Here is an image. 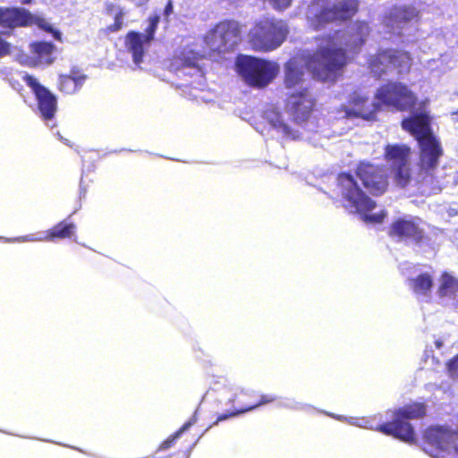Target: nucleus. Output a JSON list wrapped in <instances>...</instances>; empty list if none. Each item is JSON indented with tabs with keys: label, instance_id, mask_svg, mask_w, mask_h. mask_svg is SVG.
I'll return each instance as SVG.
<instances>
[{
	"label": "nucleus",
	"instance_id": "f257e3e1",
	"mask_svg": "<svg viewBox=\"0 0 458 458\" xmlns=\"http://www.w3.org/2000/svg\"><path fill=\"white\" fill-rule=\"evenodd\" d=\"M370 29L367 22L357 21L347 38V49L334 44V37L326 35L319 38L322 43L306 59L307 70L313 78L322 82L334 83L340 79L350 63L348 50L359 53L365 45Z\"/></svg>",
	"mask_w": 458,
	"mask_h": 458
},
{
	"label": "nucleus",
	"instance_id": "f03ea898",
	"mask_svg": "<svg viewBox=\"0 0 458 458\" xmlns=\"http://www.w3.org/2000/svg\"><path fill=\"white\" fill-rule=\"evenodd\" d=\"M428 407L423 402H412L389 411L391 420L377 426L376 429L403 443L416 444V432L411 420H420L427 415Z\"/></svg>",
	"mask_w": 458,
	"mask_h": 458
},
{
	"label": "nucleus",
	"instance_id": "7ed1b4c3",
	"mask_svg": "<svg viewBox=\"0 0 458 458\" xmlns=\"http://www.w3.org/2000/svg\"><path fill=\"white\" fill-rule=\"evenodd\" d=\"M336 187L340 196L348 205L362 214V220L370 224H381L387 216L386 210L377 214H367L372 211L377 203L358 184L354 175L349 172H341L336 176Z\"/></svg>",
	"mask_w": 458,
	"mask_h": 458
},
{
	"label": "nucleus",
	"instance_id": "20e7f679",
	"mask_svg": "<svg viewBox=\"0 0 458 458\" xmlns=\"http://www.w3.org/2000/svg\"><path fill=\"white\" fill-rule=\"evenodd\" d=\"M411 65V54L403 48H378L367 58V67L376 79H381L389 72H395L397 74L408 73Z\"/></svg>",
	"mask_w": 458,
	"mask_h": 458
},
{
	"label": "nucleus",
	"instance_id": "39448f33",
	"mask_svg": "<svg viewBox=\"0 0 458 458\" xmlns=\"http://www.w3.org/2000/svg\"><path fill=\"white\" fill-rule=\"evenodd\" d=\"M242 81L254 89L267 87L279 72V65L272 61L251 55H240L235 63Z\"/></svg>",
	"mask_w": 458,
	"mask_h": 458
},
{
	"label": "nucleus",
	"instance_id": "423d86ee",
	"mask_svg": "<svg viewBox=\"0 0 458 458\" xmlns=\"http://www.w3.org/2000/svg\"><path fill=\"white\" fill-rule=\"evenodd\" d=\"M242 28L236 20H222L206 33L204 42L210 53L221 55L233 52L242 41Z\"/></svg>",
	"mask_w": 458,
	"mask_h": 458
},
{
	"label": "nucleus",
	"instance_id": "0eeeda50",
	"mask_svg": "<svg viewBox=\"0 0 458 458\" xmlns=\"http://www.w3.org/2000/svg\"><path fill=\"white\" fill-rule=\"evenodd\" d=\"M288 29L283 21L263 18L250 31V42L256 51L275 50L285 40Z\"/></svg>",
	"mask_w": 458,
	"mask_h": 458
},
{
	"label": "nucleus",
	"instance_id": "6e6552de",
	"mask_svg": "<svg viewBox=\"0 0 458 458\" xmlns=\"http://www.w3.org/2000/svg\"><path fill=\"white\" fill-rule=\"evenodd\" d=\"M34 25L50 33L56 40L63 41L61 32L53 28L43 17L33 14L23 7H0V30L4 33H9L15 28Z\"/></svg>",
	"mask_w": 458,
	"mask_h": 458
},
{
	"label": "nucleus",
	"instance_id": "1a4fd4ad",
	"mask_svg": "<svg viewBox=\"0 0 458 458\" xmlns=\"http://www.w3.org/2000/svg\"><path fill=\"white\" fill-rule=\"evenodd\" d=\"M377 105L399 112L412 111L418 105V97L406 84L400 81H387L380 85L375 94Z\"/></svg>",
	"mask_w": 458,
	"mask_h": 458
},
{
	"label": "nucleus",
	"instance_id": "9d476101",
	"mask_svg": "<svg viewBox=\"0 0 458 458\" xmlns=\"http://www.w3.org/2000/svg\"><path fill=\"white\" fill-rule=\"evenodd\" d=\"M276 400L277 396L274 394H259L254 390L239 388L228 399V403L232 405L231 410L219 414L210 427L217 425L220 421L253 411L262 405L274 403Z\"/></svg>",
	"mask_w": 458,
	"mask_h": 458
},
{
	"label": "nucleus",
	"instance_id": "9b49d317",
	"mask_svg": "<svg viewBox=\"0 0 458 458\" xmlns=\"http://www.w3.org/2000/svg\"><path fill=\"white\" fill-rule=\"evenodd\" d=\"M354 174L372 196H381L387 191L389 175L385 165L362 160L356 165Z\"/></svg>",
	"mask_w": 458,
	"mask_h": 458
},
{
	"label": "nucleus",
	"instance_id": "f8f14e48",
	"mask_svg": "<svg viewBox=\"0 0 458 458\" xmlns=\"http://www.w3.org/2000/svg\"><path fill=\"white\" fill-rule=\"evenodd\" d=\"M22 79L35 96L41 118L44 121L52 120L57 112L56 97L47 88L41 85L34 76L26 73Z\"/></svg>",
	"mask_w": 458,
	"mask_h": 458
},
{
	"label": "nucleus",
	"instance_id": "ddd939ff",
	"mask_svg": "<svg viewBox=\"0 0 458 458\" xmlns=\"http://www.w3.org/2000/svg\"><path fill=\"white\" fill-rule=\"evenodd\" d=\"M387 235L398 242L420 244L426 235L415 218L398 217L387 228Z\"/></svg>",
	"mask_w": 458,
	"mask_h": 458
},
{
	"label": "nucleus",
	"instance_id": "4468645a",
	"mask_svg": "<svg viewBox=\"0 0 458 458\" xmlns=\"http://www.w3.org/2000/svg\"><path fill=\"white\" fill-rule=\"evenodd\" d=\"M315 107V98L307 88H301L288 93L285 108L296 122L306 121Z\"/></svg>",
	"mask_w": 458,
	"mask_h": 458
},
{
	"label": "nucleus",
	"instance_id": "2eb2a0df",
	"mask_svg": "<svg viewBox=\"0 0 458 458\" xmlns=\"http://www.w3.org/2000/svg\"><path fill=\"white\" fill-rule=\"evenodd\" d=\"M358 5V0H343L321 9L314 17L316 27L318 29L329 22L351 19L357 13Z\"/></svg>",
	"mask_w": 458,
	"mask_h": 458
},
{
	"label": "nucleus",
	"instance_id": "dca6fc26",
	"mask_svg": "<svg viewBox=\"0 0 458 458\" xmlns=\"http://www.w3.org/2000/svg\"><path fill=\"white\" fill-rule=\"evenodd\" d=\"M347 117L372 120L379 110L377 103H371L369 98L360 90L352 91L343 109Z\"/></svg>",
	"mask_w": 458,
	"mask_h": 458
},
{
	"label": "nucleus",
	"instance_id": "f3484780",
	"mask_svg": "<svg viewBox=\"0 0 458 458\" xmlns=\"http://www.w3.org/2000/svg\"><path fill=\"white\" fill-rule=\"evenodd\" d=\"M420 148L419 166L428 174H433L444 155L440 141L436 136L418 142Z\"/></svg>",
	"mask_w": 458,
	"mask_h": 458
},
{
	"label": "nucleus",
	"instance_id": "a211bd4d",
	"mask_svg": "<svg viewBox=\"0 0 458 458\" xmlns=\"http://www.w3.org/2000/svg\"><path fill=\"white\" fill-rule=\"evenodd\" d=\"M77 225L71 216L56 223L45 232L43 236L25 235L19 238L21 242H55L57 240L71 239L76 235Z\"/></svg>",
	"mask_w": 458,
	"mask_h": 458
},
{
	"label": "nucleus",
	"instance_id": "6ab92c4d",
	"mask_svg": "<svg viewBox=\"0 0 458 458\" xmlns=\"http://www.w3.org/2000/svg\"><path fill=\"white\" fill-rule=\"evenodd\" d=\"M403 130L412 135L420 142L435 136L431 129V119L428 113H416L401 122Z\"/></svg>",
	"mask_w": 458,
	"mask_h": 458
},
{
	"label": "nucleus",
	"instance_id": "aec40b11",
	"mask_svg": "<svg viewBox=\"0 0 458 458\" xmlns=\"http://www.w3.org/2000/svg\"><path fill=\"white\" fill-rule=\"evenodd\" d=\"M449 426L433 425L426 428L421 434L424 445L437 450L445 451L448 449V443L452 433Z\"/></svg>",
	"mask_w": 458,
	"mask_h": 458
},
{
	"label": "nucleus",
	"instance_id": "412c9836",
	"mask_svg": "<svg viewBox=\"0 0 458 458\" xmlns=\"http://www.w3.org/2000/svg\"><path fill=\"white\" fill-rule=\"evenodd\" d=\"M56 47L47 41H33L30 44V64L32 66L50 65L55 57L54 55Z\"/></svg>",
	"mask_w": 458,
	"mask_h": 458
},
{
	"label": "nucleus",
	"instance_id": "4be33fe9",
	"mask_svg": "<svg viewBox=\"0 0 458 458\" xmlns=\"http://www.w3.org/2000/svg\"><path fill=\"white\" fill-rule=\"evenodd\" d=\"M202 57L201 55L193 50H181L175 53L170 59V69L177 72L185 68H194L199 72L203 73L201 67L199 65V61Z\"/></svg>",
	"mask_w": 458,
	"mask_h": 458
},
{
	"label": "nucleus",
	"instance_id": "5701e85b",
	"mask_svg": "<svg viewBox=\"0 0 458 458\" xmlns=\"http://www.w3.org/2000/svg\"><path fill=\"white\" fill-rule=\"evenodd\" d=\"M87 76L78 70H71L69 74H61L57 81V89L64 94L72 95L81 89Z\"/></svg>",
	"mask_w": 458,
	"mask_h": 458
},
{
	"label": "nucleus",
	"instance_id": "b1692460",
	"mask_svg": "<svg viewBox=\"0 0 458 458\" xmlns=\"http://www.w3.org/2000/svg\"><path fill=\"white\" fill-rule=\"evenodd\" d=\"M145 39L143 34L138 31L131 30L125 36V47L131 54L135 64L140 65L144 57Z\"/></svg>",
	"mask_w": 458,
	"mask_h": 458
},
{
	"label": "nucleus",
	"instance_id": "393cba45",
	"mask_svg": "<svg viewBox=\"0 0 458 458\" xmlns=\"http://www.w3.org/2000/svg\"><path fill=\"white\" fill-rule=\"evenodd\" d=\"M434 276L428 272H422L408 280L411 290L418 295L428 296L434 287Z\"/></svg>",
	"mask_w": 458,
	"mask_h": 458
},
{
	"label": "nucleus",
	"instance_id": "a878e982",
	"mask_svg": "<svg viewBox=\"0 0 458 458\" xmlns=\"http://www.w3.org/2000/svg\"><path fill=\"white\" fill-rule=\"evenodd\" d=\"M411 148L404 144H387L385 146L384 159L386 162L401 165L408 163Z\"/></svg>",
	"mask_w": 458,
	"mask_h": 458
},
{
	"label": "nucleus",
	"instance_id": "bb28decb",
	"mask_svg": "<svg viewBox=\"0 0 458 458\" xmlns=\"http://www.w3.org/2000/svg\"><path fill=\"white\" fill-rule=\"evenodd\" d=\"M304 72L301 67L293 62H288L285 65L284 83L287 89L298 90L302 87Z\"/></svg>",
	"mask_w": 458,
	"mask_h": 458
},
{
	"label": "nucleus",
	"instance_id": "cd10ccee",
	"mask_svg": "<svg viewBox=\"0 0 458 458\" xmlns=\"http://www.w3.org/2000/svg\"><path fill=\"white\" fill-rule=\"evenodd\" d=\"M105 11L106 13L111 15L114 11V22L103 29L100 30V33L103 36H108L111 33H115L122 30L123 26V17H124V12L122 8L116 6L115 4L112 2H106L105 4Z\"/></svg>",
	"mask_w": 458,
	"mask_h": 458
},
{
	"label": "nucleus",
	"instance_id": "c85d7f7f",
	"mask_svg": "<svg viewBox=\"0 0 458 458\" xmlns=\"http://www.w3.org/2000/svg\"><path fill=\"white\" fill-rule=\"evenodd\" d=\"M437 293L440 298L454 297L458 294V277L447 271L442 272Z\"/></svg>",
	"mask_w": 458,
	"mask_h": 458
},
{
	"label": "nucleus",
	"instance_id": "c756f323",
	"mask_svg": "<svg viewBox=\"0 0 458 458\" xmlns=\"http://www.w3.org/2000/svg\"><path fill=\"white\" fill-rule=\"evenodd\" d=\"M196 420V417L193 416L190 420L185 422L178 430H176L174 434L170 435L166 439L163 440L159 444L157 452H164L174 447L177 440L187 429H189L193 424H195Z\"/></svg>",
	"mask_w": 458,
	"mask_h": 458
},
{
	"label": "nucleus",
	"instance_id": "7c9ffc66",
	"mask_svg": "<svg viewBox=\"0 0 458 458\" xmlns=\"http://www.w3.org/2000/svg\"><path fill=\"white\" fill-rule=\"evenodd\" d=\"M394 181L401 186L405 187L411 181V169L408 163L397 165L394 169Z\"/></svg>",
	"mask_w": 458,
	"mask_h": 458
},
{
	"label": "nucleus",
	"instance_id": "2f4dec72",
	"mask_svg": "<svg viewBox=\"0 0 458 458\" xmlns=\"http://www.w3.org/2000/svg\"><path fill=\"white\" fill-rule=\"evenodd\" d=\"M159 21L160 17L157 14L152 15L148 18V25L143 34L146 45H148L154 39Z\"/></svg>",
	"mask_w": 458,
	"mask_h": 458
},
{
	"label": "nucleus",
	"instance_id": "473e14b6",
	"mask_svg": "<svg viewBox=\"0 0 458 458\" xmlns=\"http://www.w3.org/2000/svg\"><path fill=\"white\" fill-rule=\"evenodd\" d=\"M412 16V12L408 7L396 8L392 13L393 21L398 27H400L402 23L411 21Z\"/></svg>",
	"mask_w": 458,
	"mask_h": 458
},
{
	"label": "nucleus",
	"instance_id": "72a5a7b5",
	"mask_svg": "<svg viewBox=\"0 0 458 458\" xmlns=\"http://www.w3.org/2000/svg\"><path fill=\"white\" fill-rule=\"evenodd\" d=\"M446 369L451 377H458V353L446 362Z\"/></svg>",
	"mask_w": 458,
	"mask_h": 458
},
{
	"label": "nucleus",
	"instance_id": "f704fd0d",
	"mask_svg": "<svg viewBox=\"0 0 458 458\" xmlns=\"http://www.w3.org/2000/svg\"><path fill=\"white\" fill-rule=\"evenodd\" d=\"M452 436H450L449 443H448V449L445 450L446 452L454 451L455 453H458V429H453Z\"/></svg>",
	"mask_w": 458,
	"mask_h": 458
},
{
	"label": "nucleus",
	"instance_id": "c9c22d12",
	"mask_svg": "<svg viewBox=\"0 0 458 458\" xmlns=\"http://www.w3.org/2000/svg\"><path fill=\"white\" fill-rule=\"evenodd\" d=\"M11 53V45L0 37V58Z\"/></svg>",
	"mask_w": 458,
	"mask_h": 458
},
{
	"label": "nucleus",
	"instance_id": "e433bc0d",
	"mask_svg": "<svg viewBox=\"0 0 458 458\" xmlns=\"http://www.w3.org/2000/svg\"><path fill=\"white\" fill-rule=\"evenodd\" d=\"M274 7L278 10H284L289 7L293 0H269Z\"/></svg>",
	"mask_w": 458,
	"mask_h": 458
},
{
	"label": "nucleus",
	"instance_id": "4c0bfd02",
	"mask_svg": "<svg viewBox=\"0 0 458 458\" xmlns=\"http://www.w3.org/2000/svg\"><path fill=\"white\" fill-rule=\"evenodd\" d=\"M172 13H173V2H172V0H169L165 4V10H164V15L165 17H168Z\"/></svg>",
	"mask_w": 458,
	"mask_h": 458
},
{
	"label": "nucleus",
	"instance_id": "58836bf2",
	"mask_svg": "<svg viewBox=\"0 0 458 458\" xmlns=\"http://www.w3.org/2000/svg\"><path fill=\"white\" fill-rule=\"evenodd\" d=\"M221 379H222V380H223V382L225 383V384H224V386H225V387H226V386H227V385H229V380H228L227 378H225V377H222Z\"/></svg>",
	"mask_w": 458,
	"mask_h": 458
},
{
	"label": "nucleus",
	"instance_id": "ea45409f",
	"mask_svg": "<svg viewBox=\"0 0 458 458\" xmlns=\"http://www.w3.org/2000/svg\"><path fill=\"white\" fill-rule=\"evenodd\" d=\"M33 2V0H21V4H30Z\"/></svg>",
	"mask_w": 458,
	"mask_h": 458
},
{
	"label": "nucleus",
	"instance_id": "a19ab883",
	"mask_svg": "<svg viewBox=\"0 0 458 458\" xmlns=\"http://www.w3.org/2000/svg\"><path fill=\"white\" fill-rule=\"evenodd\" d=\"M283 128H284V131H288V126L286 124H284L283 125Z\"/></svg>",
	"mask_w": 458,
	"mask_h": 458
}]
</instances>
